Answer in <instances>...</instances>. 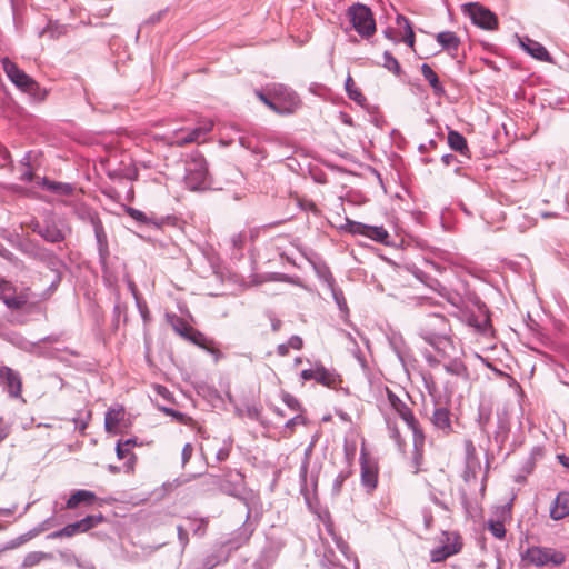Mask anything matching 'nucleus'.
I'll list each match as a JSON object with an SVG mask.
<instances>
[{
    "mask_svg": "<svg viewBox=\"0 0 569 569\" xmlns=\"http://www.w3.org/2000/svg\"><path fill=\"white\" fill-rule=\"evenodd\" d=\"M44 259H46L47 266L50 268V270L54 271L56 274L61 273L60 269L62 267V261L59 258H57L52 253H48L44 256Z\"/></svg>",
    "mask_w": 569,
    "mask_h": 569,
    "instance_id": "37998d69",
    "label": "nucleus"
},
{
    "mask_svg": "<svg viewBox=\"0 0 569 569\" xmlns=\"http://www.w3.org/2000/svg\"><path fill=\"white\" fill-rule=\"evenodd\" d=\"M412 437H413V463L416 466L415 473H417L419 471V466L422 460V452H423L426 436H425V432L422 431L421 443L419 446L416 445V436H412Z\"/></svg>",
    "mask_w": 569,
    "mask_h": 569,
    "instance_id": "4c0bfd02",
    "label": "nucleus"
},
{
    "mask_svg": "<svg viewBox=\"0 0 569 569\" xmlns=\"http://www.w3.org/2000/svg\"><path fill=\"white\" fill-rule=\"evenodd\" d=\"M0 62L6 76L21 92L28 94L37 102L46 100L48 91L20 69L16 62L11 61L8 57L2 58Z\"/></svg>",
    "mask_w": 569,
    "mask_h": 569,
    "instance_id": "f03ea898",
    "label": "nucleus"
},
{
    "mask_svg": "<svg viewBox=\"0 0 569 569\" xmlns=\"http://www.w3.org/2000/svg\"><path fill=\"white\" fill-rule=\"evenodd\" d=\"M567 516H569V492L561 491L550 507V517L553 520H561Z\"/></svg>",
    "mask_w": 569,
    "mask_h": 569,
    "instance_id": "f3484780",
    "label": "nucleus"
},
{
    "mask_svg": "<svg viewBox=\"0 0 569 569\" xmlns=\"http://www.w3.org/2000/svg\"><path fill=\"white\" fill-rule=\"evenodd\" d=\"M348 478V473H345V472H340L336 479L333 480V485H332V488H333V491L335 492H339L343 482L346 481V479Z\"/></svg>",
    "mask_w": 569,
    "mask_h": 569,
    "instance_id": "13d9d810",
    "label": "nucleus"
},
{
    "mask_svg": "<svg viewBox=\"0 0 569 569\" xmlns=\"http://www.w3.org/2000/svg\"><path fill=\"white\" fill-rule=\"evenodd\" d=\"M456 350L452 352L450 358H447L449 361L443 365L445 370L453 376L468 378V370L465 363L456 358Z\"/></svg>",
    "mask_w": 569,
    "mask_h": 569,
    "instance_id": "412c9836",
    "label": "nucleus"
},
{
    "mask_svg": "<svg viewBox=\"0 0 569 569\" xmlns=\"http://www.w3.org/2000/svg\"><path fill=\"white\" fill-rule=\"evenodd\" d=\"M523 559L536 567L555 566L559 567L566 561V555L547 547H530L523 555Z\"/></svg>",
    "mask_w": 569,
    "mask_h": 569,
    "instance_id": "6e6552de",
    "label": "nucleus"
},
{
    "mask_svg": "<svg viewBox=\"0 0 569 569\" xmlns=\"http://www.w3.org/2000/svg\"><path fill=\"white\" fill-rule=\"evenodd\" d=\"M90 419H91L90 411L86 412L84 415L79 416L78 418H74L73 421L76 423V428L79 429L81 432H83L87 429Z\"/></svg>",
    "mask_w": 569,
    "mask_h": 569,
    "instance_id": "49530a36",
    "label": "nucleus"
},
{
    "mask_svg": "<svg viewBox=\"0 0 569 569\" xmlns=\"http://www.w3.org/2000/svg\"><path fill=\"white\" fill-rule=\"evenodd\" d=\"M93 228H94V234L96 239L99 246L100 251H102L104 248H107V236L103 230L102 223L98 219L92 220Z\"/></svg>",
    "mask_w": 569,
    "mask_h": 569,
    "instance_id": "f704fd0d",
    "label": "nucleus"
},
{
    "mask_svg": "<svg viewBox=\"0 0 569 569\" xmlns=\"http://www.w3.org/2000/svg\"><path fill=\"white\" fill-rule=\"evenodd\" d=\"M386 425H387L390 438L396 442V445L399 448H402L405 442L402 440V437L400 435V431H399L396 422L392 419H390L389 417H386Z\"/></svg>",
    "mask_w": 569,
    "mask_h": 569,
    "instance_id": "72a5a7b5",
    "label": "nucleus"
},
{
    "mask_svg": "<svg viewBox=\"0 0 569 569\" xmlns=\"http://www.w3.org/2000/svg\"><path fill=\"white\" fill-rule=\"evenodd\" d=\"M335 541H336L337 548L341 551V553L343 556H346L348 558V551H349L348 543L341 537H335Z\"/></svg>",
    "mask_w": 569,
    "mask_h": 569,
    "instance_id": "052dcab7",
    "label": "nucleus"
},
{
    "mask_svg": "<svg viewBox=\"0 0 569 569\" xmlns=\"http://www.w3.org/2000/svg\"><path fill=\"white\" fill-rule=\"evenodd\" d=\"M451 416V411L447 407H436L430 417L433 429L442 436L450 435L453 430Z\"/></svg>",
    "mask_w": 569,
    "mask_h": 569,
    "instance_id": "ddd939ff",
    "label": "nucleus"
},
{
    "mask_svg": "<svg viewBox=\"0 0 569 569\" xmlns=\"http://www.w3.org/2000/svg\"><path fill=\"white\" fill-rule=\"evenodd\" d=\"M0 385L9 398H22V378L18 371L10 367L2 366L0 368Z\"/></svg>",
    "mask_w": 569,
    "mask_h": 569,
    "instance_id": "9b49d317",
    "label": "nucleus"
},
{
    "mask_svg": "<svg viewBox=\"0 0 569 569\" xmlns=\"http://www.w3.org/2000/svg\"><path fill=\"white\" fill-rule=\"evenodd\" d=\"M305 423V418L302 415H296L295 417L290 418L286 423H284V430H289L291 433L295 426L297 425H303Z\"/></svg>",
    "mask_w": 569,
    "mask_h": 569,
    "instance_id": "3c124183",
    "label": "nucleus"
},
{
    "mask_svg": "<svg viewBox=\"0 0 569 569\" xmlns=\"http://www.w3.org/2000/svg\"><path fill=\"white\" fill-rule=\"evenodd\" d=\"M383 67L397 76L401 73L398 60L389 51L383 53Z\"/></svg>",
    "mask_w": 569,
    "mask_h": 569,
    "instance_id": "c9c22d12",
    "label": "nucleus"
},
{
    "mask_svg": "<svg viewBox=\"0 0 569 569\" xmlns=\"http://www.w3.org/2000/svg\"><path fill=\"white\" fill-rule=\"evenodd\" d=\"M103 521H104L103 515L99 513V515L87 516V517L82 518L81 520H79V523H80L82 532H87Z\"/></svg>",
    "mask_w": 569,
    "mask_h": 569,
    "instance_id": "c756f323",
    "label": "nucleus"
},
{
    "mask_svg": "<svg viewBox=\"0 0 569 569\" xmlns=\"http://www.w3.org/2000/svg\"><path fill=\"white\" fill-rule=\"evenodd\" d=\"M519 46L532 58L539 61H551V57L547 49L538 41L530 39L529 37L517 36Z\"/></svg>",
    "mask_w": 569,
    "mask_h": 569,
    "instance_id": "4468645a",
    "label": "nucleus"
},
{
    "mask_svg": "<svg viewBox=\"0 0 569 569\" xmlns=\"http://www.w3.org/2000/svg\"><path fill=\"white\" fill-rule=\"evenodd\" d=\"M419 335L441 358H450L455 351L451 327L440 312H430L419 320Z\"/></svg>",
    "mask_w": 569,
    "mask_h": 569,
    "instance_id": "f257e3e1",
    "label": "nucleus"
},
{
    "mask_svg": "<svg viewBox=\"0 0 569 569\" xmlns=\"http://www.w3.org/2000/svg\"><path fill=\"white\" fill-rule=\"evenodd\" d=\"M192 455H193V446L191 443H186L183 446L182 452H181L182 466H186L189 462Z\"/></svg>",
    "mask_w": 569,
    "mask_h": 569,
    "instance_id": "864d4df0",
    "label": "nucleus"
},
{
    "mask_svg": "<svg viewBox=\"0 0 569 569\" xmlns=\"http://www.w3.org/2000/svg\"><path fill=\"white\" fill-rule=\"evenodd\" d=\"M249 520L250 518H246V522L239 529H237L232 533L231 538L227 541V545L231 549H238L250 540L252 533L254 532L256 526Z\"/></svg>",
    "mask_w": 569,
    "mask_h": 569,
    "instance_id": "dca6fc26",
    "label": "nucleus"
},
{
    "mask_svg": "<svg viewBox=\"0 0 569 569\" xmlns=\"http://www.w3.org/2000/svg\"><path fill=\"white\" fill-rule=\"evenodd\" d=\"M282 400L291 410L298 411L300 409L299 401L290 393H284Z\"/></svg>",
    "mask_w": 569,
    "mask_h": 569,
    "instance_id": "603ef678",
    "label": "nucleus"
},
{
    "mask_svg": "<svg viewBox=\"0 0 569 569\" xmlns=\"http://www.w3.org/2000/svg\"><path fill=\"white\" fill-rule=\"evenodd\" d=\"M315 269L318 278L327 286V288H330L336 283L330 269L326 264L317 266Z\"/></svg>",
    "mask_w": 569,
    "mask_h": 569,
    "instance_id": "2f4dec72",
    "label": "nucleus"
},
{
    "mask_svg": "<svg viewBox=\"0 0 569 569\" xmlns=\"http://www.w3.org/2000/svg\"><path fill=\"white\" fill-rule=\"evenodd\" d=\"M465 11L469 14L471 21L481 29L493 30L498 26L497 16L479 3L466 4Z\"/></svg>",
    "mask_w": 569,
    "mask_h": 569,
    "instance_id": "9d476101",
    "label": "nucleus"
},
{
    "mask_svg": "<svg viewBox=\"0 0 569 569\" xmlns=\"http://www.w3.org/2000/svg\"><path fill=\"white\" fill-rule=\"evenodd\" d=\"M1 299L9 309L13 310H19L27 303V300L22 296H6L4 293Z\"/></svg>",
    "mask_w": 569,
    "mask_h": 569,
    "instance_id": "473e14b6",
    "label": "nucleus"
},
{
    "mask_svg": "<svg viewBox=\"0 0 569 569\" xmlns=\"http://www.w3.org/2000/svg\"><path fill=\"white\" fill-rule=\"evenodd\" d=\"M365 236L382 244H387L389 239V233L382 226H368Z\"/></svg>",
    "mask_w": 569,
    "mask_h": 569,
    "instance_id": "393cba45",
    "label": "nucleus"
},
{
    "mask_svg": "<svg viewBox=\"0 0 569 569\" xmlns=\"http://www.w3.org/2000/svg\"><path fill=\"white\" fill-rule=\"evenodd\" d=\"M52 555L43 551H32L26 555L21 567L31 568L39 565L42 560L51 559Z\"/></svg>",
    "mask_w": 569,
    "mask_h": 569,
    "instance_id": "a878e982",
    "label": "nucleus"
},
{
    "mask_svg": "<svg viewBox=\"0 0 569 569\" xmlns=\"http://www.w3.org/2000/svg\"><path fill=\"white\" fill-rule=\"evenodd\" d=\"M213 128L211 120H202L194 128H180L167 137V141L171 146L183 147L193 142H200V139L208 134Z\"/></svg>",
    "mask_w": 569,
    "mask_h": 569,
    "instance_id": "0eeeda50",
    "label": "nucleus"
},
{
    "mask_svg": "<svg viewBox=\"0 0 569 569\" xmlns=\"http://www.w3.org/2000/svg\"><path fill=\"white\" fill-rule=\"evenodd\" d=\"M256 96L258 97V99L263 102L267 107H269L272 111L277 112V113H282V111L279 109V107L272 101L270 100L262 91L260 90H257L256 91Z\"/></svg>",
    "mask_w": 569,
    "mask_h": 569,
    "instance_id": "de8ad7c7",
    "label": "nucleus"
},
{
    "mask_svg": "<svg viewBox=\"0 0 569 569\" xmlns=\"http://www.w3.org/2000/svg\"><path fill=\"white\" fill-rule=\"evenodd\" d=\"M367 227H368V224L357 222V221L347 220L348 231L351 232L352 234L365 236Z\"/></svg>",
    "mask_w": 569,
    "mask_h": 569,
    "instance_id": "c03bdc74",
    "label": "nucleus"
},
{
    "mask_svg": "<svg viewBox=\"0 0 569 569\" xmlns=\"http://www.w3.org/2000/svg\"><path fill=\"white\" fill-rule=\"evenodd\" d=\"M127 212L128 214L134 219L136 221L138 222H141V223H151V219H149L144 212L138 210V209H134V208H127Z\"/></svg>",
    "mask_w": 569,
    "mask_h": 569,
    "instance_id": "a18cd8bd",
    "label": "nucleus"
},
{
    "mask_svg": "<svg viewBox=\"0 0 569 569\" xmlns=\"http://www.w3.org/2000/svg\"><path fill=\"white\" fill-rule=\"evenodd\" d=\"M52 518H48L44 521H42L38 527L33 528L29 531L32 537L37 536L38 533L48 530L51 527Z\"/></svg>",
    "mask_w": 569,
    "mask_h": 569,
    "instance_id": "5fc2aeb1",
    "label": "nucleus"
},
{
    "mask_svg": "<svg viewBox=\"0 0 569 569\" xmlns=\"http://www.w3.org/2000/svg\"><path fill=\"white\" fill-rule=\"evenodd\" d=\"M289 348L300 350L302 348V339L299 336H291L288 340Z\"/></svg>",
    "mask_w": 569,
    "mask_h": 569,
    "instance_id": "680f3d73",
    "label": "nucleus"
},
{
    "mask_svg": "<svg viewBox=\"0 0 569 569\" xmlns=\"http://www.w3.org/2000/svg\"><path fill=\"white\" fill-rule=\"evenodd\" d=\"M345 89L348 97L355 102L362 103L366 100L365 96L356 88V83L350 76L346 79Z\"/></svg>",
    "mask_w": 569,
    "mask_h": 569,
    "instance_id": "cd10ccee",
    "label": "nucleus"
},
{
    "mask_svg": "<svg viewBox=\"0 0 569 569\" xmlns=\"http://www.w3.org/2000/svg\"><path fill=\"white\" fill-rule=\"evenodd\" d=\"M63 528H64V532L63 533H66V538L73 537V536H76L78 533H83L82 530H81L79 521H76L73 523H69V525L64 526Z\"/></svg>",
    "mask_w": 569,
    "mask_h": 569,
    "instance_id": "8fccbe9b",
    "label": "nucleus"
},
{
    "mask_svg": "<svg viewBox=\"0 0 569 569\" xmlns=\"http://www.w3.org/2000/svg\"><path fill=\"white\" fill-rule=\"evenodd\" d=\"M488 529L492 533V536L497 539H503L506 536L505 523L501 520L490 519L488 521Z\"/></svg>",
    "mask_w": 569,
    "mask_h": 569,
    "instance_id": "e433bc0d",
    "label": "nucleus"
},
{
    "mask_svg": "<svg viewBox=\"0 0 569 569\" xmlns=\"http://www.w3.org/2000/svg\"><path fill=\"white\" fill-rule=\"evenodd\" d=\"M163 412L168 416H171L172 418H174L178 422H181V423H187V420L189 419L184 413L180 412V411H177L172 408H166L163 407L162 408Z\"/></svg>",
    "mask_w": 569,
    "mask_h": 569,
    "instance_id": "09e8293b",
    "label": "nucleus"
},
{
    "mask_svg": "<svg viewBox=\"0 0 569 569\" xmlns=\"http://www.w3.org/2000/svg\"><path fill=\"white\" fill-rule=\"evenodd\" d=\"M31 538H32V535H30L29 532L24 533V535H21V536L17 537L16 539H12V540L8 541L6 543V546L2 548V551L3 550H11V549L18 548L21 545H23L27 541H29Z\"/></svg>",
    "mask_w": 569,
    "mask_h": 569,
    "instance_id": "a19ab883",
    "label": "nucleus"
},
{
    "mask_svg": "<svg viewBox=\"0 0 569 569\" xmlns=\"http://www.w3.org/2000/svg\"><path fill=\"white\" fill-rule=\"evenodd\" d=\"M61 281V273L56 274L49 288L43 292L42 298L47 299L52 292H54Z\"/></svg>",
    "mask_w": 569,
    "mask_h": 569,
    "instance_id": "6e6d98bb",
    "label": "nucleus"
},
{
    "mask_svg": "<svg viewBox=\"0 0 569 569\" xmlns=\"http://www.w3.org/2000/svg\"><path fill=\"white\" fill-rule=\"evenodd\" d=\"M360 466L361 485L368 492H372L377 488L378 483V467L376 462L370 460L363 451L360 455Z\"/></svg>",
    "mask_w": 569,
    "mask_h": 569,
    "instance_id": "f8f14e48",
    "label": "nucleus"
},
{
    "mask_svg": "<svg viewBox=\"0 0 569 569\" xmlns=\"http://www.w3.org/2000/svg\"><path fill=\"white\" fill-rule=\"evenodd\" d=\"M437 42L442 47V49L448 51H457L460 44L459 38L452 31H442L436 36Z\"/></svg>",
    "mask_w": 569,
    "mask_h": 569,
    "instance_id": "4be33fe9",
    "label": "nucleus"
},
{
    "mask_svg": "<svg viewBox=\"0 0 569 569\" xmlns=\"http://www.w3.org/2000/svg\"><path fill=\"white\" fill-rule=\"evenodd\" d=\"M128 452H129V449L127 447H124L122 441L121 440L118 441V443L116 446V453H117L118 459H123Z\"/></svg>",
    "mask_w": 569,
    "mask_h": 569,
    "instance_id": "0e129e2a",
    "label": "nucleus"
},
{
    "mask_svg": "<svg viewBox=\"0 0 569 569\" xmlns=\"http://www.w3.org/2000/svg\"><path fill=\"white\" fill-rule=\"evenodd\" d=\"M386 392L390 407L405 421L407 427L411 430L412 436H416V445L419 446L421 443L422 428L412 410L393 391L387 388Z\"/></svg>",
    "mask_w": 569,
    "mask_h": 569,
    "instance_id": "423d86ee",
    "label": "nucleus"
},
{
    "mask_svg": "<svg viewBox=\"0 0 569 569\" xmlns=\"http://www.w3.org/2000/svg\"><path fill=\"white\" fill-rule=\"evenodd\" d=\"M440 546L430 551L432 562H441L461 550V537L455 531H442Z\"/></svg>",
    "mask_w": 569,
    "mask_h": 569,
    "instance_id": "1a4fd4ad",
    "label": "nucleus"
},
{
    "mask_svg": "<svg viewBox=\"0 0 569 569\" xmlns=\"http://www.w3.org/2000/svg\"><path fill=\"white\" fill-rule=\"evenodd\" d=\"M232 447V439L228 438L223 441V446L217 451L216 459L224 461L229 458Z\"/></svg>",
    "mask_w": 569,
    "mask_h": 569,
    "instance_id": "79ce46f5",
    "label": "nucleus"
},
{
    "mask_svg": "<svg viewBox=\"0 0 569 569\" xmlns=\"http://www.w3.org/2000/svg\"><path fill=\"white\" fill-rule=\"evenodd\" d=\"M187 339L193 342L194 345L210 351L208 343H211V341L200 331L193 329ZM211 352H213V350H211Z\"/></svg>",
    "mask_w": 569,
    "mask_h": 569,
    "instance_id": "58836bf2",
    "label": "nucleus"
},
{
    "mask_svg": "<svg viewBox=\"0 0 569 569\" xmlns=\"http://www.w3.org/2000/svg\"><path fill=\"white\" fill-rule=\"evenodd\" d=\"M300 377L302 380H313L315 377V367L310 369H305L301 371Z\"/></svg>",
    "mask_w": 569,
    "mask_h": 569,
    "instance_id": "338daca9",
    "label": "nucleus"
},
{
    "mask_svg": "<svg viewBox=\"0 0 569 569\" xmlns=\"http://www.w3.org/2000/svg\"><path fill=\"white\" fill-rule=\"evenodd\" d=\"M97 500H98V498L94 492L84 490V489H80V490L74 491L69 497V499L66 502V508L67 509H76L81 503L92 505Z\"/></svg>",
    "mask_w": 569,
    "mask_h": 569,
    "instance_id": "a211bd4d",
    "label": "nucleus"
},
{
    "mask_svg": "<svg viewBox=\"0 0 569 569\" xmlns=\"http://www.w3.org/2000/svg\"><path fill=\"white\" fill-rule=\"evenodd\" d=\"M353 29L362 38H369L376 32V21L369 7L356 3L347 12Z\"/></svg>",
    "mask_w": 569,
    "mask_h": 569,
    "instance_id": "39448f33",
    "label": "nucleus"
},
{
    "mask_svg": "<svg viewBox=\"0 0 569 569\" xmlns=\"http://www.w3.org/2000/svg\"><path fill=\"white\" fill-rule=\"evenodd\" d=\"M39 234L49 242L57 243L64 240L63 232L53 224H47L39 230Z\"/></svg>",
    "mask_w": 569,
    "mask_h": 569,
    "instance_id": "b1692460",
    "label": "nucleus"
},
{
    "mask_svg": "<svg viewBox=\"0 0 569 569\" xmlns=\"http://www.w3.org/2000/svg\"><path fill=\"white\" fill-rule=\"evenodd\" d=\"M328 289L330 290L331 296H332L335 302L337 303L338 308L340 309V311L348 310L347 301L345 299L342 290L337 288L336 283Z\"/></svg>",
    "mask_w": 569,
    "mask_h": 569,
    "instance_id": "ea45409f",
    "label": "nucleus"
},
{
    "mask_svg": "<svg viewBox=\"0 0 569 569\" xmlns=\"http://www.w3.org/2000/svg\"><path fill=\"white\" fill-rule=\"evenodd\" d=\"M123 416L122 409H109L104 417V429L107 432H116V429Z\"/></svg>",
    "mask_w": 569,
    "mask_h": 569,
    "instance_id": "5701e85b",
    "label": "nucleus"
},
{
    "mask_svg": "<svg viewBox=\"0 0 569 569\" xmlns=\"http://www.w3.org/2000/svg\"><path fill=\"white\" fill-rule=\"evenodd\" d=\"M423 357H425V359H426L427 363H428L430 367H432V368H435V367L439 366V365H440V362H441V361H440V360H439L435 355H432V353H431V352H429V351L425 352V353H423Z\"/></svg>",
    "mask_w": 569,
    "mask_h": 569,
    "instance_id": "e2e57ef3",
    "label": "nucleus"
},
{
    "mask_svg": "<svg viewBox=\"0 0 569 569\" xmlns=\"http://www.w3.org/2000/svg\"><path fill=\"white\" fill-rule=\"evenodd\" d=\"M43 186L52 192L66 194V196L70 194L73 190L72 186L69 183L54 182V181H50L48 179H44Z\"/></svg>",
    "mask_w": 569,
    "mask_h": 569,
    "instance_id": "c85d7f7f",
    "label": "nucleus"
},
{
    "mask_svg": "<svg viewBox=\"0 0 569 569\" xmlns=\"http://www.w3.org/2000/svg\"><path fill=\"white\" fill-rule=\"evenodd\" d=\"M271 322V328L273 331H278L281 327V320L276 318L273 315L269 317Z\"/></svg>",
    "mask_w": 569,
    "mask_h": 569,
    "instance_id": "774afa93",
    "label": "nucleus"
},
{
    "mask_svg": "<svg viewBox=\"0 0 569 569\" xmlns=\"http://www.w3.org/2000/svg\"><path fill=\"white\" fill-rule=\"evenodd\" d=\"M397 23L399 26H403L405 27L406 36L403 37V41L409 47H413V44H415V33H413V30H412V27H411L409 20L406 17L399 14L397 17Z\"/></svg>",
    "mask_w": 569,
    "mask_h": 569,
    "instance_id": "7c9ffc66",
    "label": "nucleus"
},
{
    "mask_svg": "<svg viewBox=\"0 0 569 569\" xmlns=\"http://www.w3.org/2000/svg\"><path fill=\"white\" fill-rule=\"evenodd\" d=\"M184 183L191 191L206 190L211 186L207 161L198 152L193 153L186 163Z\"/></svg>",
    "mask_w": 569,
    "mask_h": 569,
    "instance_id": "20e7f679",
    "label": "nucleus"
},
{
    "mask_svg": "<svg viewBox=\"0 0 569 569\" xmlns=\"http://www.w3.org/2000/svg\"><path fill=\"white\" fill-rule=\"evenodd\" d=\"M194 527H192L193 533L197 536H203L207 529V521L201 519L199 521H193Z\"/></svg>",
    "mask_w": 569,
    "mask_h": 569,
    "instance_id": "4d7b16f0",
    "label": "nucleus"
},
{
    "mask_svg": "<svg viewBox=\"0 0 569 569\" xmlns=\"http://www.w3.org/2000/svg\"><path fill=\"white\" fill-rule=\"evenodd\" d=\"M177 531H178V539H179L180 543L182 545V548H186V546L189 542V537H188L187 530L182 526H178Z\"/></svg>",
    "mask_w": 569,
    "mask_h": 569,
    "instance_id": "bf43d9fd",
    "label": "nucleus"
},
{
    "mask_svg": "<svg viewBox=\"0 0 569 569\" xmlns=\"http://www.w3.org/2000/svg\"><path fill=\"white\" fill-rule=\"evenodd\" d=\"M313 380L331 389H338L342 382L340 375L336 373L333 370L327 369L320 362L315 363Z\"/></svg>",
    "mask_w": 569,
    "mask_h": 569,
    "instance_id": "2eb2a0df",
    "label": "nucleus"
},
{
    "mask_svg": "<svg viewBox=\"0 0 569 569\" xmlns=\"http://www.w3.org/2000/svg\"><path fill=\"white\" fill-rule=\"evenodd\" d=\"M72 558H73L74 565L79 569H96V567L91 562H83V561L79 560L74 555H72Z\"/></svg>",
    "mask_w": 569,
    "mask_h": 569,
    "instance_id": "69168bd1",
    "label": "nucleus"
},
{
    "mask_svg": "<svg viewBox=\"0 0 569 569\" xmlns=\"http://www.w3.org/2000/svg\"><path fill=\"white\" fill-rule=\"evenodd\" d=\"M448 144L453 151H457L462 156H467L469 153L466 138L456 130H449Z\"/></svg>",
    "mask_w": 569,
    "mask_h": 569,
    "instance_id": "aec40b11",
    "label": "nucleus"
},
{
    "mask_svg": "<svg viewBox=\"0 0 569 569\" xmlns=\"http://www.w3.org/2000/svg\"><path fill=\"white\" fill-rule=\"evenodd\" d=\"M243 476L237 472L234 479L222 481L219 477L210 475L207 485L218 487L222 492L236 497L247 507V519L251 517L252 506L257 500V496L252 490H248L243 486Z\"/></svg>",
    "mask_w": 569,
    "mask_h": 569,
    "instance_id": "7ed1b4c3",
    "label": "nucleus"
},
{
    "mask_svg": "<svg viewBox=\"0 0 569 569\" xmlns=\"http://www.w3.org/2000/svg\"><path fill=\"white\" fill-rule=\"evenodd\" d=\"M171 326L177 333L186 339L193 330V328L189 326L182 318L174 315L171 317Z\"/></svg>",
    "mask_w": 569,
    "mask_h": 569,
    "instance_id": "bb28decb",
    "label": "nucleus"
},
{
    "mask_svg": "<svg viewBox=\"0 0 569 569\" xmlns=\"http://www.w3.org/2000/svg\"><path fill=\"white\" fill-rule=\"evenodd\" d=\"M421 73L423 78L429 82L432 88L433 94L437 97H441L445 94V88L440 82L437 73L432 70V68L428 63L421 64Z\"/></svg>",
    "mask_w": 569,
    "mask_h": 569,
    "instance_id": "6ab92c4d",
    "label": "nucleus"
}]
</instances>
